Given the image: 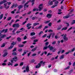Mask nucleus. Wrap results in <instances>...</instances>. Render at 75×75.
Returning a JSON list of instances; mask_svg holds the SVG:
<instances>
[{"label":"nucleus","mask_w":75,"mask_h":75,"mask_svg":"<svg viewBox=\"0 0 75 75\" xmlns=\"http://www.w3.org/2000/svg\"><path fill=\"white\" fill-rule=\"evenodd\" d=\"M30 1H31V0H30L29 1L27 2L26 3H25V4L24 7V10H26V8L25 7H26L27 8L28 7V5H27L28 4V3L30 2Z\"/></svg>","instance_id":"nucleus-1"},{"label":"nucleus","mask_w":75,"mask_h":75,"mask_svg":"<svg viewBox=\"0 0 75 75\" xmlns=\"http://www.w3.org/2000/svg\"><path fill=\"white\" fill-rule=\"evenodd\" d=\"M11 46H10V47H9L8 48V50H11V49H12L13 48V45H15V43L14 42H13L11 43Z\"/></svg>","instance_id":"nucleus-2"},{"label":"nucleus","mask_w":75,"mask_h":75,"mask_svg":"<svg viewBox=\"0 0 75 75\" xmlns=\"http://www.w3.org/2000/svg\"><path fill=\"white\" fill-rule=\"evenodd\" d=\"M17 61V57H14V58H13V60H11V62H13V61H15V62H16Z\"/></svg>","instance_id":"nucleus-3"},{"label":"nucleus","mask_w":75,"mask_h":75,"mask_svg":"<svg viewBox=\"0 0 75 75\" xmlns=\"http://www.w3.org/2000/svg\"><path fill=\"white\" fill-rule=\"evenodd\" d=\"M32 25V24L31 23H28V24H27L26 25V27L28 28V30H29L31 28V26H30V25ZM29 26H30L29 27Z\"/></svg>","instance_id":"nucleus-4"},{"label":"nucleus","mask_w":75,"mask_h":75,"mask_svg":"<svg viewBox=\"0 0 75 75\" xmlns=\"http://www.w3.org/2000/svg\"><path fill=\"white\" fill-rule=\"evenodd\" d=\"M63 40L64 41H68V38L67 37V35L65 34L63 37Z\"/></svg>","instance_id":"nucleus-5"},{"label":"nucleus","mask_w":75,"mask_h":75,"mask_svg":"<svg viewBox=\"0 0 75 75\" xmlns=\"http://www.w3.org/2000/svg\"><path fill=\"white\" fill-rule=\"evenodd\" d=\"M13 27L14 28H15V27H20V25H19V24L18 23H16L13 25Z\"/></svg>","instance_id":"nucleus-6"},{"label":"nucleus","mask_w":75,"mask_h":75,"mask_svg":"<svg viewBox=\"0 0 75 75\" xmlns=\"http://www.w3.org/2000/svg\"><path fill=\"white\" fill-rule=\"evenodd\" d=\"M7 51V50H5L4 51V52H5V53L3 55V57H6V56H7V54H8V53H7V52H6Z\"/></svg>","instance_id":"nucleus-7"},{"label":"nucleus","mask_w":75,"mask_h":75,"mask_svg":"<svg viewBox=\"0 0 75 75\" xmlns=\"http://www.w3.org/2000/svg\"><path fill=\"white\" fill-rule=\"evenodd\" d=\"M23 6L22 5H19L18 7L19 11H20V9H21V8H23Z\"/></svg>","instance_id":"nucleus-8"},{"label":"nucleus","mask_w":75,"mask_h":75,"mask_svg":"<svg viewBox=\"0 0 75 75\" xmlns=\"http://www.w3.org/2000/svg\"><path fill=\"white\" fill-rule=\"evenodd\" d=\"M29 69L28 66H27L26 68V71L27 72H28L29 71Z\"/></svg>","instance_id":"nucleus-9"},{"label":"nucleus","mask_w":75,"mask_h":75,"mask_svg":"<svg viewBox=\"0 0 75 75\" xmlns=\"http://www.w3.org/2000/svg\"><path fill=\"white\" fill-rule=\"evenodd\" d=\"M38 65H37L36 66V68H40V67H41V64L40 63L38 64Z\"/></svg>","instance_id":"nucleus-10"},{"label":"nucleus","mask_w":75,"mask_h":75,"mask_svg":"<svg viewBox=\"0 0 75 75\" xmlns=\"http://www.w3.org/2000/svg\"><path fill=\"white\" fill-rule=\"evenodd\" d=\"M37 46L35 47L34 48L32 49L31 50V51H33V52H34V51H35V50H37Z\"/></svg>","instance_id":"nucleus-11"},{"label":"nucleus","mask_w":75,"mask_h":75,"mask_svg":"<svg viewBox=\"0 0 75 75\" xmlns=\"http://www.w3.org/2000/svg\"><path fill=\"white\" fill-rule=\"evenodd\" d=\"M52 16V15H51V14H47V17H48V18H51V17Z\"/></svg>","instance_id":"nucleus-12"},{"label":"nucleus","mask_w":75,"mask_h":75,"mask_svg":"<svg viewBox=\"0 0 75 75\" xmlns=\"http://www.w3.org/2000/svg\"><path fill=\"white\" fill-rule=\"evenodd\" d=\"M17 28H14V30H13L12 31V33H13V34H16V33H14L15 32V31H16V30H17Z\"/></svg>","instance_id":"nucleus-13"},{"label":"nucleus","mask_w":75,"mask_h":75,"mask_svg":"<svg viewBox=\"0 0 75 75\" xmlns=\"http://www.w3.org/2000/svg\"><path fill=\"white\" fill-rule=\"evenodd\" d=\"M35 35V33L34 32H33L30 33L31 36H34Z\"/></svg>","instance_id":"nucleus-14"},{"label":"nucleus","mask_w":75,"mask_h":75,"mask_svg":"<svg viewBox=\"0 0 75 75\" xmlns=\"http://www.w3.org/2000/svg\"><path fill=\"white\" fill-rule=\"evenodd\" d=\"M31 1H31V3H32V6H33V5L34 4V2H35V0H32V1Z\"/></svg>","instance_id":"nucleus-15"},{"label":"nucleus","mask_w":75,"mask_h":75,"mask_svg":"<svg viewBox=\"0 0 75 75\" xmlns=\"http://www.w3.org/2000/svg\"><path fill=\"white\" fill-rule=\"evenodd\" d=\"M63 58H64V54H63L60 57V59H63Z\"/></svg>","instance_id":"nucleus-16"},{"label":"nucleus","mask_w":75,"mask_h":75,"mask_svg":"<svg viewBox=\"0 0 75 75\" xmlns=\"http://www.w3.org/2000/svg\"><path fill=\"white\" fill-rule=\"evenodd\" d=\"M40 24V23H35L33 24V26H36Z\"/></svg>","instance_id":"nucleus-17"},{"label":"nucleus","mask_w":75,"mask_h":75,"mask_svg":"<svg viewBox=\"0 0 75 75\" xmlns=\"http://www.w3.org/2000/svg\"><path fill=\"white\" fill-rule=\"evenodd\" d=\"M4 14H2L0 15V20H1L3 18V15Z\"/></svg>","instance_id":"nucleus-18"},{"label":"nucleus","mask_w":75,"mask_h":75,"mask_svg":"<svg viewBox=\"0 0 75 75\" xmlns=\"http://www.w3.org/2000/svg\"><path fill=\"white\" fill-rule=\"evenodd\" d=\"M38 8H39V11H41V10H42L43 8L42 7H39Z\"/></svg>","instance_id":"nucleus-19"},{"label":"nucleus","mask_w":75,"mask_h":75,"mask_svg":"<svg viewBox=\"0 0 75 75\" xmlns=\"http://www.w3.org/2000/svg\"><path fill=\"white\" fill-rule=\"evenodd\" d=\"M40 64L41 65V64H43V65H44V64H45V62H43V61H41L40 62Z\"/></svg>","instance_id":"nucleus-20"},{"label":"nucleus","mask_w":75,"mask_h":75,"mask_svg":"<svg viewBox=\"0 0 75 75\" xmlns=\"http://www.w3.org/2000/svg\"><path fill=\"white\" fill-rule=\"evenodd\" d=\"M52 34V33H50L49 36H47V38H48V39H50V38H51V35Z\"/></svg>","instance_id":"nucleus-21"},{"label":"nucleus","mask_w":75,"mask_h":75,"mask_svg":"<svg viewBox=\"0 0 75 75\" xmlns=\"http://www.w3.org/2000/svg\"><path fill=\"white\" fill-rule=\"evenodd\" d=\"M6 37V35L4 34L1 36V38H4Z\"/></svg>","instance_id":"nucleus-22"},{"label":"nucleus","mask_w":75,"mask_h":75,"mask_svg":"<svg viewBox=\"0 0 75 75\" xmlns=\"http://www.w3.org/2000/svg\"><path fill=\"white\" fill-rule=\"evenodd\" d=\"M36 18H37V17L34 16L32 18V20H35V19H36Z\"/></svg>","instance_id":"nucleus-23"},{"label":"nucleus","mask_w":75,"mask_h":75,"mask_svg":"<svg viewBox=\"0 0 75 75\" xmlns=\"http://www.w3.org/2000/svg\"><path fill=\"white\" fill-rule=\"evenodd\" d=\"M61 28H62V26L60 25L57 29V30H60Z\"/></svg>","instance_id":"nucleus-24"},{"label":"nucleus","mask_w":75,"mask_h":75,"mask_svg":"<svg viewBox=\"0 0 75 75\" xmlns=\"http://www.w3.org/2000/svg\"><path fill=\"white\" fill-rule=\"evenodd\" d=\"M9 64H8V65H11V66H12L13 65V62H12V63L11 62V63L10 62H8Z\"/></svg>","instance_id":"nucleus-25"},{"label":"nucleus","mask_w":75,"mask_h":75,"mask_svg":"<svg viewBox=\"0 0 75 75\" xmlns=\"http://www.w3.org/2000/svg\"><path fill=\"white\" fill-rule=\"evenodd\" d=\"M5 45H6V44H5V43H3L1 45V48H3V47H5Z\"/></svg>","instance_id":"nucleus-26"},{"label":"nucleus","mask_w":75,"mask_h":75,"mask_svg":"<svg viewBox=\"0 0 75 75\" xmlns=\"http://www.w3.org/2000/svg\"><path fill=\"white\" fill-rule=\"evenodd\" d=\"M17 39L18 41L19 42H20V41H21V38H17Z\"/></svg>","instance_id":"nucleus-27"},{"label":"nucleus","mask_w":75,"mask_h":75,"mask_svg":"<svg viewBox=\"0 0 75 75\" xmlns=\"http://www.w3.org/2000/svg\"><path fill=\"white\" fill-rule=\"evenodd\" d=\"M49 48L50 49V51H52V50H53L54 47H52V46H51V47H49Z\"/></svg>","instance_id":"nucleus-28"},{"label":"nucleus","mask_w":75,"mask_h":75,"mask_svg":"<svg viewBox=\"0 0 75 75\" xmlns=\"http://www.w3.org/2000/svg\"><path fill=\"white\" fill-rule=\"evenodd\" d=\"M18 46L20 48H21L24 47V45H19Z\"/></svg>","instance_id":"nucleus-29"},{"label":"nucleus","mask_w":75,"mask_h":75,"mask_svg":"<svg viewBox=\"0 0 75 75\" xmlns=\"http://www.w3.org/2000/svg\"><path fill=\"white\" fill-rule=\"evenodd\" d=\"M7 4H8V2L4 3V5L5 8H6V7L7 6Z\"/></svg>","instance_id":"nucleus-30"},{"label":"nucleus","mask_w":75,"mask_h":75,"mask_svg":"<svg viewBox=\"0 0 75 75\" xmlns=\"http://www.w3.org/2000/svg\"><path fill=\"white\" fill-rule=\"evenodd\" d=\"M47 34H46L42 36V38H45L46 37H47Z\"/></svg>","instance_id":"nucleus-31"},{"label":"nucleus","mask_w":75,"mask_h":75,"mask_svg":"<svg viewBox=\"0 0 75 75\" xmlns=\"http://www.w3.org/2000/svg\"><path fill=\"white\" fill-rule=\"evenodd\" d=\"M42 33H43V31H41L39 33L38 35H41L42 34Z\"/></svg>","instance_id":"nucleus-32"},{"label":"nucleus","mask_w":75,"mask_h":75,"mask_svg":"<svg viewBox=\"0 0 75 75\" xmlns=\"http://www.w3.org/2000/svg\"><path fill=\"white\" fill-rule=\"evenodd\" d=\"M70 68V67L68 66L67 67H66L64 69L65 70H67V69H69Z\"/></svg>","instance_id":"nucleus-33"},{"label":"nucleus","mask_w":75,"mask_h":75,"mask_svg":"<svg viewBox=\"0 0 75 75\" xmlns=\"http://www.w3.org/2000/svg\"><path fill=\"white\" fill-rule=\"evenodd\" d=\"M50 21H45V24H48V23H50Z\"/></svg>","instance_id":"nucleus-34"},{"label":"nucleus","mask_w":75,"mask_h":75,"mask_svg":"<svg viewBox=\"0 0 75 75\" xmlns=\"http://www.w3.org/2000/svg\"><path fill=\"white\" fill-rule=\"evenodd\" d=\"M67 27H65L64 28H63L62 30H67Z\"/></svg>","instance_id":"nucleus-35"},{"label":"nucleus","mask_w":75,"mask_h":75,"mask_svg":"<svg viewBox=\"0 0 75 75\" xmlns=\"http://www.w3.org/2000/svg\"><path fill=\"white\" fill-rule=\"evenodd\" d=\"M3 1H3V3H8V2L6 0H3Z\"/></svg>","instance_id":"nucleus-36"},{"label":"nucleus","mask_w":75,"mask_h":75,"mask_svg":"<svg viewBox=\"0 0 75 75\" xmlns=\"http://www.w3.org/2000/svg\"><path fill=\"white\" fill-rule=\"evenodd\" d=\"M49 3L50 5H52V4H53V3L52 2V1L49 2Z\"/></svg>","instance_id":"nucleus-37"},{"label":"nucleus","mask_w":75,"mask_h":75,"mask_svg":"<svg viewBox=\"0 0 75 75\" xmlns=\"http://www.w3.org/2000/svg\"><path fill=\"white\" fill-rule=\"evenodd\" d=\"M4 31H5V30H4V29L2 30H0V32L1 33H4Z\"/></svg>","instance_id":"nucleus-38"},{"label":"nucleus","mask_w":75,"mask_h":75,"mask_svg":"<svg viewBox=\"0 0 75 75\" xmlns=\"http://www.w3.org/2000/svg\"><path fill=\"white\" fill-rule=\"evenodd\" d=\"M48 32H49V33H50L51 32V33H52V32H53V30H48Z\"/></svg>","instance_id":"nucleus-39"},{"label":"nucleus","mask_w":75,"mask_h":75,"mask_svg":"<svg viewBox=\"0 0 75 75\" xmlns=\"http://www.w3.org/2000/svg\"><path fill=\"white\" fill-rule=\"evenodd\" d=\"M16 50H17V48L15 47L13 51V52H14V51H16Z\"/></svg>","instance_id":"nucleus-40"},{"label":"nucleus","mask_w":75,"mask_h":75,"mask_svg":"<svg viewBox=\"0 0 75 75\" xmlns=\"http://www.w3.org/2000/svg\"><path fill=\"white\" fill-rule=\"evenodd\" d=\"M64 18H69V16H65L64 17Z\"/></svg>","instance_id":"nucleus-41"},{"label":"nucleus","mask_w":75,"mask_h":75,"mask_svg":"<svg viewBox=\"0 0 75 75\" xmlns=\"http://www.w3.org/2000/svg\"><path fill=\"white\" fill-rule=\"evenodd\" d=\"M58 6L57 4H56L54 6H53L51 7V8H54V7H56V6Z\"/></svg>","instance_id":"nucleus-42"},{"label":"nucleus","mask_w":75,"mask_h":75,"mask_svg":"<svg viewBox=\"0 0 75 75\" xmlns=\"http://www.w3.org/2000/svg\"><path fill=\"white\" fill-rule=\"evenodd\" d=\"M23 50V49L21 48H20L18 50V51L19 52H21V51Z\"/></svg>","instance_id":"nucleus-43"},{"label":"nucleus","mask_w":75,"mask_h":75,"mask_svg":"<svg viewBox=\"0 0 75 75\" xmlns=\"http://www.w3.org/2000/svg\"><path fill=\"white\" fill-rule=\"evenodd\" d=\"M23 64H24V63H23V62H22L21 63H20V65L21 66L23 65Z\"/></svg>","instance_id":"nucleus-44"},{"label":"nucleus","mask_w":75,"mask_h":75,"mask_svg":"<svg viewBox=\"0 0 75 75\" xmlns=\"http://www.w3.org/2000/svg\"><path fill=\"white\" fill-rule=\"evenodd\" d=\"M47 48H48V47H43V50H47Z\"/></svg>","instance_id":"nucleus-45"},{"label":"nucleus","mask_w":75,"mask_h":75,"mask_svg":"<svg viewBox=\"0 0 75 75\" xmlns=\"http://www.w3.org/2000/svg\"><path fill=\"white\" fill-rule=\"evenodd\" d=\"M11 36H10L9 37H7L6 38V39L7 40H8L9 39V38H11Z\"/></svg>","instance_id":"nucleus-46"},{"label":"nucleus","mask_w":75,"mask_h":75,"mask_svg":"<svg viewBox=\"0 0 75 75\" xmlns=\"http://www.w3.org/2000/svg\"><path fill=\"white\" fill-rule=\"evenodd\" d=\"M42 28V25H40L38 27V29H41V28Z\"/></svg>","instance_id":"nucleus-47"},{"label":"nucleus","mask_w":75,"mask_h":75,"mask_svg":"<svg viewBox=\"0 0 75 75\" xmlns=\"http://www.w3.org/2000/svg\"><path fill=\"white\" fill-rule=\"evenodd\" d=\"M26 53H27V52H24L22 54L23 56H24V55H25V54H26Z\"/></svg>","instance_id":"nucleus-48"},{"label":"nucleus","mask_w":75,"mask_h":75,"mask_svg":"<svg viewBox=\"0 0 75 75\" xmlns=\"http://www.w3.org/2000/svg\"><path fill=\"white\" fill-rule=\"evenodd\" d=\"M75 47H74L71 50V52H73L74 51H75Z\"/></svg>","instance_id":"nucleus-49"},{"label":"nucleus","mask_w":75,"mask_h":75,"mask_svg":"<svg viewBox=\"0 0 75 75\" xmlns=\"http://www.w3.org/2000/svg\"><path fill=\"white\" fill-rule=\"evenodd\" d=\"M14 4H13L11 6V8H14Z\"/></svg>","instance_id":"nucleus-50"},{"label":"nucleus","mask_w":75,"mask_h":75,"mask_svg":"<svg viewBox=\"0 0 75 75\" xmlns=\"http://www.w3.org/2000/svg\"><path fill=\"white\" fill-rule=\"evenodd\" d=\"M16 52H13L12 53V55H16Z\"/></svg>","instance_id":"nucleus-51"},{"label":"nucleus","mask_w":75,"mask_h":75,"mask_svg":"<svg viewBox=\"0 0 75 75\" xmlns=\"http://www.w3.org/2000/svg\"><path fill=\"white\" fill-rule=\"evenodd\" d=\"M38 41V40L35 39L34 40L33 42H37Z\"/></svg>","instance_id":"nucleus-52"},{"label":"nucleus","mask_w":75,"mask_h":75,"mask_svg":"<svg viewBox=\"0 0 75 75\" xmlns=\"http://www.w3.org/2000/svg\"><path fill=\"white\" fill-rule=\"evenodd\" d=\"M51 25H52V23H50L48 24V25L50 27H51Z\"/></svg>","instance_id":"nucleus-53"},{"label":"nucleus","mask_w":75,"mask_h":75,"mask_svg":"<svg viewBox=\"0 0 75 75\" xmlns=\"http://www.w3.org/2000/svg\"><path fill=\"white\" fill-rule=\"evenodd\" d=\"M49 44V42H47L45 43V46H47Z\"/></svg>","instance_id":"nucleus-54"},{"label":"nucleus","mask_w":75,"mask_h":75,"mask_svg":"<svg viewBox=\"0 0 75 75\" xmlns=\"http://www.w3.org/2000/svg\"><path fill=\"white\" fill-rule=\"evenodd\" d=\"M35 38H36V37H35V36H33L31 38V39L32 40H33L34 39H35Z\"/></svg>","instance_id":"nucleus-55"},{"label":"nucleus","mask_w":75,"mask_h":75,"mask_svg":"<svg viewBox=\"0 0 75 75\" xmlns=\"http://www.w3.org/2000/svg\"><path fill=\"white\" fill-rule=\"evenodd\" d=\"M2 65L3 66H4L5 65H6V63H2Z\"/></svg>","instance_id":"nucleus-56"},{"label":"nucleus","mask_w":75,"mask_h":75,"mask_svg":"<svg viewBox=\"0 0 75 75\" xmlns=\"http://www.w3.org/2000/svg\"><path fill=\"white\" fill-rule=\"evenodd\" d=\"M55 43H56V41H55L53 42L52 44L53 45H54V44H55Z\"/></svg>","instance_id":"nucleus-57"},{"label":"nucleus","mask_w":75,"mask_h":75,"mask_svg":"<svg viewBox=\"0 0 75 75\" xmlns=\"http://www.w3.org/2000/svg\"><path fill=\"white\" fill-rule=\"evenodd\" d=\"M11 19V17H9V18H8V21H10V20Z\"/></svg>","instance_id":"nucleus-58"},{"label":"nucleus","mask_w":75,"mask_h":75,"mask_svg":"<svg viewBox=\"0 0 75 75\" xmlns=\"http://www.w3.org/2000/svg\"><path fill=\"white\" fill-rule=\"evenodd\" d=\"M20 32H21V31H17L16 32V34H18L19 33H20Z\"/></svg>","instance_id":"nucleus-59"},{"label":"nucleus","mask_w":75,"mask_h":75,"mask_svg":"<svg viewBox=\"0 0 75 75\" xmlns=\"http://www.w3.org/2000/svg\"><path fill=\"white\" fill-rule=\"evenodd\" d=\"M64 52H65V50H62L61 51V54H63V53H64Z\"/></svg>","instance_id":"nucleus-60"},{"label":"nucleus","mask_w":75,"mask_h":75,"mask_svg":"<svg viewBox=\"0 0 75 75\" xmlns=\"http://www.w3.org/2000/svg\"><path fill=\"white\" fill-rule=\"evenodd\" d=\"M52 54V53H48L47 56H49V55H51Z\"/></svg>","instance_id":"nucleus-61"},{"label":"nucleus","mask_w":75,"mask_h":75,"mask_svg":"<svg viewBox=\"0 0 75 75\" xmlns=\"http://www.w3.org/2000/svg\"><path fill=\"white\" fill-rule=\"evenodd\" d=\"M31 52H30L28 54V57H29L30 55V54H31Z\"/></svg>","instance_id":"nucleus-62"},{"label":"nucleus","mask_w":75,"mask_h":75,"mask_svg":"<svg viewBox=\"0 0 75 75\" xmlns=\"http://www.w3.org/2000/svg\"><path fill=\"white\" fill-rule=\"evenodd\" d=\"M3 3H3V1H2L1 2H0V5L1 4H3Z\"/></svg>","instance_id":"nucleus-63"},{"label":"nucleus","mask_w":75,"mask_h":75,"mask_svg":"<svg viewBox=\"0 0 75 75\" xmlns=\"http://www.w3.org/2000/svg\"><path fill=\"white\" fill-rule=\"evenodd\" d=\"M31 13V11H29V12L27 14L29 15Z\"/></svg>","instance_id":"nucleus-64"}]
</instances>
